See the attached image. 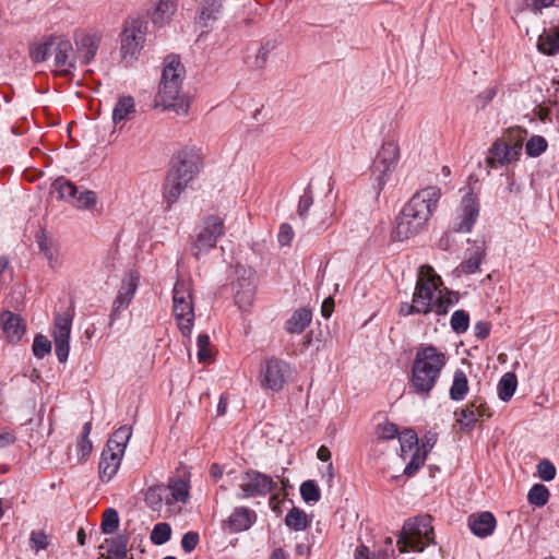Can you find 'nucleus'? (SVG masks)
Masks as SVG:
<instances>
[{
    "label": "nucleus",
    "mask_w": 559,
    "mask_h": 559,
    "mask_svg": "<svg viewBox=\"0 0 559 559\" xmlns=\"http://www.w3.org/2000/svg\"><path fill=\"white\" fill-rule=\"evenodd\" d=\"M97 202L96 193L91 190H84L82 192L78 191L74 200H72V205L78 209H91Z\"/></svg>",
    "instance_id": "de8ad7c7"
},
{
    "label": "nucleus",
    "mask_w": 559,
    "mask_h": 559,
    "mask_svg": "<svg viewBox=\"0 0 559 559\" xmlns=\"http://www.w3.org/2000/svg\"><path fill=\"white\" fill-rule=\"evenodd\" d=\"M171 527L166 522L157 523L151 532V542L154 545H163L170 539Z\"/></svg>",
    "instance_id": "37998d69"
},
{
    "label": "nucleus",
    "mask_w": 559,
    "mask_h": 559,
    "mask_svg": "<svg viewBox=\"0 0 559 559\" xmlns=\"http://www.w3.org/2000/svg\"><path fill=\"white\" fill-rule=\"evenodd\" d=\"M518 385L516 376L512 372L504 373L498 383V396L508 402L514 394Z\"/></svg>",
    "instance_id": "4c0bfd02"
},
{
    "label": "nucleus",
    "mask_w": 559,
    "mask_h": 559,
    "mask_svg": "<svg viewBox=\"0 0 559 559\" xmlns=\"http://www.w3.org/2000/svg\"><path fill=\"white\" fill-rule=\"evenodd\" d=\"M426 459V452H421L419 448H416L412 454L411 461L405 466L404 474L408 477L415 475L416 472L424 465Z\"/></svg>",
    "instance_id": "8fccbe9b"
},
{
    "label": "nucleus",
    "mask_w": 559,
    "mask_h": 559,
    "mask_svg": "<svg viewBox=\"0 0 559 559\" xmlns=\"http://www.w3.org/2000/svg\"><path fill=\"white\" fill-rule=\"evenodd\" d=\"M424 227L419 225L411 215L404 212V209L396 217V226L393 230L394 239L403 241L417 235Z\"/></svg>",
    "instance_id": "a878e982"
},
{
    "label": "nucleus",
    "mask_w": 559,
    "mask_h": 559,
    "mask_svg": "<svg viewBox=\"0 0 559 559\" xmlns=\"http://www.w3.org/2000/svg\"><path fill=\"white\" fill-rule=\"evenodd\" d=\"M173 310L177 325L183 336L190 335L194 322L192 283L178 278L173 289Z\"/></svg>",
    "instance_id": "423d86ee"
},
{
    "label": "nucleus",
    "mask_w": 559,
    "mask_h": 559,
    "mask_svg": "<svg viewBox=\"0 0 559 559\" xmlns=\"http://www.w3.org/2000/svg\"><path fill=\"white\" fill-rule=\"evenodd\" d=\"M290 374L289 365L276 357L266 359L260 367L259 380L263 389L280 392Z\"/></svg>",
    "instance_id": "f8f14e48"
},
{
    "label": "nucleus",
    "mask_w": 559,
    "mask_h": 559,
    "mask_svg": "<svg viewBox=\"0 0 559 559\" xmlns=\"http://www.w3.org/2000/svg\"><path fill=\"white\" fill-rule=\"evenodd\" d=\"M491 324L487 321H478L474 326L475 336L479 340H485L489 336Z\"/></svg>",
    "instance_id": "69168bd1"
},
{
    "label": "nucleus",
    "mask_w": 559,
    "mask_h": 559,
    "mask_svg": "<svg viewBox=\"0 0 559 559\" xmlns=\"http://www.w3.org/2000/svg\"><path fill=\"white\" fill-rule=\"evenodd\" d=\"M486 255L484 239H475L473 248L466 250V259L460 263L457 271L463 274H474L479 270V265Z\"/></svg>",
    "instance_id": "4be33fe9"
},
{
    "label": "nucleus",
    "mask_w": 559,
    "mask_h": 559,
    "mask_svg": "<svg viewBox=\"0 0 559 559\" xmlns=\"http://www.w3.org/2000/svg\"><path fill=\"white\" fill-rule=\"evenodd\" d=\"M257 514L253 510L239 507L236 508L227 520V527L233 533L243 532L255 522Z\"/></svg>",
    "instance_id": "b1692460"
},
{
    "label": "nucleus",
    "mask_w": 559,
    "mask_h": 559,
    "mask_svg": "<svg viewBox=\"0 0 559 559\" xmlns=\"http://www.w3.org/2000/svg\"><path fill=\"white\" fill-rule=\"evenodd\" d=\"M199 361H205L211 357L210 337L207 334H200L197 340Z\"/></svg>",
    "instance_id": "13d9d810"
},
{
    "label": "nucleus",
    "mask_w": 559,
    "mask_h": 559,
    "mask_svg": "<svg viewBox=\"0 0 559 559\" xmlns=\"http://www.w3.org/2000/svg\"><path fill=\"white\" fill-rule=\"evenodd\" d=\"M122 456L111 452L110 449H104L98 465L99 478L108 483L118 472Z\"/></svg>",
    "instance_id": "cd10ccee"
},
{
    "label": "nucleus",
    "mask_w": 559,
    "mask_h": 559,
    "mask_svg": "<svg viewBox=\"0 0 559 559\" xmlns=\"http://www.w3.org/2000/svg\"><path fill=\"white\" fill-rule=\"evenodd\" d=\"M468 392V380L461 369L455 370L449 394L453 401H462Z\"/></svg>",
    "instance_id": "72a5a7b5"
},
{
    "label": "nucleus",
    "mask_w": 559,
    "mask_h": 559,
    "mask_svg": "<svg viewBox=\"0 0 559 559\" xmlns=\"http://www.w3.org/2000/svg\"><path fill=\"white\" fill-rule=\"evenodd\" d=\"M496 525V518L488 511L468 516L469 530L475 536L480 538L490 536L495 532Z\"/></svg>",
    "instance_id": "5701e85b"
},
{
    "label": "nucleus",
    "mask_w": 559,
    "mask_h": 559,
    "mask_svg": "<svg viewBox=\"0 0 559 559\" xmlns=\"http://www.w3.org/2000/svg\"><path fill=\"white\" fill-rule=\"evenodd\" d=\"M36 242L38 245L40 252H43L44 255L49 260V262L52 263L55 261L53 252L44 231L36 236Z\"/></svg>",
    "instance_id": "680f3d73"
},
{
    "label": "nucleus",
    "mask_w": 559,
    "mask_h": 559,
    "mask_svg": "<svg viewBox=\"0 0 559 559\" xmlns=\"http://www.w3.org/2000/svg\"><path fill=\"white\" fill-rule=\"evenodd\" d=\"M106 544L110 559H127L128 537L126 535L107 538Z\"/></svg>",
    "instance_id": "f704fd0d"
},
{
    "label": "nucleus",
    "mask_w": 559,
    "mask_h": 559,
    "mask_svg": "<svg viewBox=\"0 0 559 559\" xmlns=\"http://www.w3.org/2000/svg\"><path fill=\"white\" fill-rule=\"evenodd\" d=\"M441 278L435 273L430 265H421L418 273L413 301L424 308L423 314H428L433 310V304L439 290Z\"/></svg>",
    "instance_id": "6e6552de"
},
{
    "label": "nucleus",
    "mask_w": 559,
    "mask_h": 559,
    "mask_svg": "<svg viewBox=\"0 0 559 559\" xmlns=\"http://www.w3.org/2000/svg\"><path fill=\"white\" fill-rule=\"evenodd\" d=\"M277 484L272 477L261 472L249 469L240 476V492L237 493V497L239 499H248L257 496H266L275 490Z\"/></svg>",
    "instance_id": "ddd939ff"
},
{
    "label": "nucleus",
    "mask_w": 559,
    "mask_h": 559,
    "mask_svg": "<svg viewBox=\"0 0 559 559\" xmlns=\"http://www.w3.org/2000/svg\"><path fill=\"white\" fill-rule=\"evenodd\" d=\"M472 402L480 405V407L477 408V411H476L477 419L489 418L491 416V413L489 412V407L486 405V403L481 399H475Z\"/></svg>",
    "instance_id": "774afa93"
},
{
    "label": "nucleus",
    "mask_w": 559,
    "mask_h": 559,
    "mask_svg": "<svg viewBox=\"0 0 559 559\" xmlns=\"http://www.w3.org/2000/svg\"><path fill=\"white\" fill-rule=\"evenodd\" d=\"M537 474L543 480L550 481L556 476V467L549 460H543L537 465Z\"/></svg>",
    "instance_id": "4d7b16f0"
},
{
    "label": "nucleus",
    "mask_w": 559,
    "mask_h": 559,
    "mask_svg": "<svg viewBox=\"0 0 559 559\" xmlns=\"http://www.w3.org/2000/svg\"><path fill=\"white\" fill-rule=\"evenodd\" d=\"M452 330L462 334L467 331L469 326V316L465 310H456L452 313L450 321Z\"/></svg>",
    "instance_id": "a18cd8bd"
},
{
    "label": "nucleus",
    "mask_w": 559,
    "mask_h": 559,
    "mask_svg": "<svg viewBox=\"0 0 559 559\" xmlns=\"http://www.w3.org/2000/svg\"><path fill=\"white\" fill-rule=\"evenodd\" d=\"M176 7V0H158V3L152 13V21L155 24H163L174 14Z\"/></svg>",
    "instance_id": "e433bc0d"
},
{
    "label": "nucleus",
    "mask_w": 559,
    "mask_h": 559,
    "mask_svg": "<svg viewBox=\"0 0 559 559\" xmlns=\"http://www.w3.org/2000/svg\"><path fill=\"white\" fill-rule=\"evenodd\" d=\"M441 197L438 187L430 186L416 192L404 205V212L411 215L421 227H425Z\"/></svg>",
    "instance_id": "0eeeda50"
},
{
    "label": "nucleus",
    "mask_w": 559,
    "mask_h": 559,
    "mask_svg": "<svg viewBox=\"0 0 559 559\" xmlns=\"http://www.w3.org/2000/svg\"><path fill=\"white\" fill-rule=\"evenodd\" d=\"M74 314V307L71 305L66 311L55 316L52 337L56 355L60 362H66L69 356V341Z\"/></svg>",
    "instance_id": "9b49d317"
},
{
    "label": "nucleus",
    "mask_w": 559,
    "mask_h": 559,
    "mask_svg": "<svg viewBox=\"0 0 559 559\" xmlns=\"http://www.w3.org/2000/svg\"><path fill=\"white\" fill-rule=\"evenodd\" d=\"M201 168V157L193 151H181L177 160L168 171L163 194L169 209L186 190L188 183L193 180Z\"/></svg>",
    "instance_id": "20e7f679"
},
{
    "label": "nucleus",
    "mask_w": 559,
    "mask_h": 559,
    "mask_svg": "<svg viewBox=\"0 0 559 559\" xmlns=\"http://www.w3.org/2000/svg\"><path fill=\"white\" fill-rule=\"evenodd\" d=\"M399 440L401 443L402 455L406 454L413 449L416 450V448H419L417 433L412 429H406L400 432Z\"/></svg>",
    "instance_id": "c03bdc74"
},
{
    "label": "nucleus",
    "mask_w": 559,
    "mask_h": 559,
    "mask_svg": "<svg viewBox=\"0 0 559 559\" xmlns=\"http://www.w3.org/2000/svg\"><path fill=\"white\" fill-rule=\"evenodd\" d=\"M433 542V528L428 515L407 520L399 535L397 547L400 552L408 550L423 551Z\"/></svg>",
    "instance_id": "39448f33"
},
{
    "label": "nucleus",
    "mask_w": 559,
    "mask_h": 559,
    "mask_svg": "<svg viewBox=\"0 0 559 559\" xmlns=\"http://www.w3.org/2000/svg\"><path fill=\"white\" fill-rule=\"evenodd\" d=\"M51 352V342L44 335H36L33 342V354L41 359Z\"/></svg>",
    "instance_id": "3c124183"
},
{
    "label": "nucleus",
    "mask_w": 559,
    "mask_h": 559,
    "mask_svg": "<svg viewBox=\"0 0 559 559\" xmlns=\"http://www.w3.org/2000/svg\"><path fill=\"white\" fill-rule=\"evenodd\" d=\"M199 534L197 532H188L182 536L181 547L186 552H191L199 544Z\"/></svg>",
    "instance_id": "e2e57ef3"
},
{
    "label": "nucleus",
    "mask_w": 559,
    "mask_h": 559,
    "mask_svg": "<svg viewBox=\"0 0 559 559\" xmlns=\"http://www.w3.org/2000/svg\"><path fill=\"white\" fill-rule=\"evenodd\" d=\"M538 50L548 56H554L559 52V28L551 27L548 31H544L539 35L537 41Z\"/></svg>",
    "instance_id": "c756f323"
},
{
    "label": "nucleus",
    "mask_w": 559,
    "mask_h": 559,
    "mask_svg": "<svg viewBox=\"0 0 559 559\" xmlns=\"http://www.w3.org/2000/svg\"><path fill=\"white\" fill-rule=\"evenodd\" d=\"M92 431V421H87L84 424L82 432L78 439L76 448L80 455L79 462L85 461L90 454L92 453L93 445L88 436Z\"/></svg>",
    "instance_id": "58836bf2"
},
{
    "label": "nucleus",
    "mask_w": 559,
    "mask_h": 559,
    "mask_svg": "<svg viewBox=\"0 0 559 559\" xmlns=\"http://www.w3.org/2000/svg\"><path fill=\"white\" fill-rule=\"evenodd\" d=\"M190 499L189 481L182 477H171L168 484L154 485L146 489L144 501L153 511H159L163 502L168 515H178Z\"/></svg>",
    "instance_id": "7ed1b4c3"
},
{
    "label": "nucleus",
    "mask_w": 559,
    "mask_h": 559,
    "mask_svg": "<svg viewBox=\"0 0 559 559\" xmlns=\"http://www.w3.org/2000/svg\"><path fill=\"white\" fill-rule=\"evenodd\" d=\"M300 495L305 502L314 503L321 498L320 488L314 480H306L300 485Z\"/></svg>",
    "instance_id": "79ce46f5"
},
{
    "label": "nucleus",
    "mask_w": 559,
    "mask_h": 559,
    "mask_svg": "<svg viewBox=\"0 0 559 559\" xmlns=\"http://www.w3.org/2000/svg\"><path fill=\"white\" fill-rule=\"evenodd\" d=\"M139 281L140 274L136 271H130L123 276L121 286L112 302V309L109 316L110 324L130 306L138 290Z\"/></svg>",
    "instance_id": "f3484780"
},
{
    "label": "nucleus",
    "mask_w": 559,
    "mask_h": 559,
    "mask_svg": "<svg viewBox=\"0 0 559 559\" xmlns=\"http://www.w3.org/2000/svg\"><path fill=\"white\" fill-rule=\"evenodd\" d=\"M313 204V195L309 188H307L304 194L299 198L297 213L301 219H305L309 213L310 207Z\"/></svg>",
    "instance_id": "6e6d98bb"
},
{
    "label": "nucleus",
    "mask_w": 559,
    "mask_h": 559,
    "mask_svg": "<svg viewBox=\"0 0 559 559\" xmlns=\"http://www.w3.org/2000/svg\"><path fill=\"white\" fill-rule=\"evenodd\" d=\"M400 160V146L396 141H384L373 162L372 174L376 176L378 186L382 188L385 177L393 173Z\"/></svg>",
    "instance_id": "2eb2a0df"
},
{
    "label": "nucleus",
    "mask_w": 559,
    "mask_h": 559,
    "mask_svg": "<svg viewBox=\"0 0 559 559\" xmlns=\"http://www.w3.org/2000/svg\"><path fill=\"white\" fill-rule=\"evenodd\" d=\"M147 23L142 20H133L127 24L121 34V53L127 62L136 59L145 40Z\"/></svg>",
    "instance_id": "4468645a"
},
{
    "label": "nucleus",
    "mask_w": 559,
    "mask_h": 559,
    "mask_svg": "<svg viewBox=\"0 0 559 559\" xmlns=\"http://www.w3.org/2000/svg\"><path fill=\"white\" fill-rule=\"evenodd\" d=\"M479 215V202L477 197L471 190L467 192L461 204L454 211L450 222V231L468 233L472 230Z\"/></svg>",
    "instance_id": "9d476101"
},
{
    "label": "nucleus",
    "mask_w": 559,
    "mask_h": 559,
    "mask_svg": "<svg viewBox=\"0 0 559 559\" xmlns=\"http://www.w3.org/2000/svg\"><path fill=\"white\" fill-rule=\"evenodd\" d=\"M549 490L545 485L535 484L528 491L527 500L531 504L543 507L548 502Z\"/></svg>",
    "instance_id": "a19ab883"
},
{
    "label": "nucleus",
    "mask_w": 559,
    "mask_h": 559,
    "mask_svg": "<svg viewBox=\"0 0 559 559\" xmlns=\"http://www.w3.org/2000/svg\"><path fill=\"white\" fill-rule=\"evenodd\" d=\"M100 526H102L103 533H105V534L114 533L119 526L118 512L112 508L106 509L103 513V521H102Z\"/></svg>",
    "instance_id": "49530a36"
},
{
    "label": "nucleus",
    "mask_w": 559,
    "mask_h": 559,
    "mask_svg": "<svg viewBox=\"0 0 559 559\" xmlns=\"http://www.w3.org/2000/svg\"><path fill=\"white\" fill-rule=\"evenodd\" d=\"M285 524L293 531H305L310 525L306 512L297 507H293L285 516Z\"/></svg>",
    "instance_id": "2f4dec72"
},
{
    "label": "nucleus",
    "mask_w": 559,
    "mask_h": 559,
    "mask_svg": "<svg viewBox=\"0 0 559 559\" xmlns=\"http://www.w3.org/2000/svg\"><path fill=\"white\" fill-rule=\"evenodd\" d=\"M453 305V300L450 297V294L442 295V292L439 289L437 293V297L433 304V310L438 316H444L448 313L449 308Z\"/></svg>",
    "instance_id": "603ef678"
},
{
    "label": "nucleus",
    "mask_w": 559,
    "mask_h": 559,
    "mask_svg": "<svg viewBox=\"0 0 559 559\" xmlns=\"http://www.w3.org/2000/svg\"><path fill=\"white\" fill-rule=\"evenodd\" d=\"M522 143L508 142L504 138L497 139L488 151L486 163L490 168H498L515 162L521 153Z\"/></svg>",
    "instance_id": "a211bd4d"
},
{
    "label": "nucleus",
    "mask_w": 559,
    "mask_h": 559,
    "mask_svg": "<svg viewBox=\"0 0 559 559\" xmlns=\"http://www.w3.org/2000/svg\"><path fill=\"white\" fill-rule=\"evenodd\" d=\"M453 305V300L450 297V294L442 295V292L439 289L437 293V297L433 304V310L438 316H444L448 313L449 308Z\"/></svg>",
    "instance_id": "864d4df0"
},
{
    "label": "nucleus",
    "mask_w": 559,
    "mask_h": 559,
    "mask_svg": "<svg viewBox=\"0 0 559 559\" xmlns=\"http://www.w3.org/2000/svg\"><path fill=\"white\" fill-rule=\"evenodd\" d=\"M312 312L307 308L297 309L286 322V331L300 334L311 323Z\"/></svg>",
    "instance_id": "7c9ffc66"
},
{
    "label": "nucleus",
    "mask_w": 559,
    "mask_h": 559,
    "mask_svg": "<svg viewBox=\"0 0 559 559\" xmlns=\"http://www.w3.org/2000/svg\"><path fill=\"white\" fill-rule=\"evenodd\" d=\"M51 56H53L55 74L62 78H72L75 69L76 55L72 43L62 37H55Z\"/></svg>",
    "instance_id": "dca6fc26"
},
{
    "label": "nucleus",
    "mask_w": 559,
    "mask_h": 559,
    "mask_svg": "<svg viewBox=\"0 0 559 559\" xmlns=\"http://www.w3.org/2000/svg\"><path fill=\"white\" fill-rule=\"evenodd\" d=\"M376 433L382 440H392L399 436L400 431L395 424L385 421L377 426Z\"/></svg>",
    "instance_id": "5fc2aeb1"
},
{
    "label": "nucleus",
    "mask_w": 559,
    "mask_h": 559,
    "mask_svg": "<svg viewBox=\"0 0 559 559\" xmlns=\"http://www.w3.org/2000/svg\"><path fill=\"white\" fill-rule=\"evenodd\" d=\"M56 36H48L43 41L35 43L29 47V57L34 62H43L51 56Z\"/></svg>",
    "instance_id": "473e14b6"
},
{
    "label": "nucleus",
    "mask_w": 559,
    "mask_h": 559,
    "mask_svg": "<svg viewBox=\"0 0 559 559\" xmlns=\"http://www.w3.org/2000/svg\"><path fill=\"white\" fill-rule=\"evenodd\" d=\"M447 364V356L433 345H421L415 355L412 365L409 386L412 392L428 397L435 389L442 369Z\"/></svg>",
    "instance_id": "f03ea898"
},
{
    "label": "nucleus",
    "mask_w": 559,
    "mask_h": 559,
    "mask_svg": "<svg viewBox=\"0 0 559 559\" xmlns=\"http://www.w3.org/2000/svg\"><path fill=\"white\" fill-rule=\"evenodd\" d=\"M497 93V85L489 86L477 95V100L480 103L481 107H485L496 97Z\"/></svg>",
    "instance_id": "0e129e2a"
},
{
    "label": "nucleus",
    "mask_w": 559,
    "mask_h": 559,
    "mask_svg": "<svg viewBox=\"0 0 559 559\" xmlns=\"http://www.w3.org/2000/svg\"><path fill=\"white\" fill-rule=\"evenodd\" d=\"M31 548L35 551L46 549L48 546V536L43 531H34L29 537Z\"/></svg>",
    "instance_id": "bf43d9fd"
},
{
    "label": "nucleus",
    "mask_w": 559,
    "mask_h": 559,
    "mask_svg": "<svg viewBox=\"0 0 559 559\" xmlns=\"http://www.w3.org/2000/svg\"><path fill=\"white\" fill-rule=\"evenodd\" d=\"M237 281L234 285L235 302L242 310L251 307L255 294V274L251 269L237 267Z\"/></svg>",
    "instance_id": "6ab92c4d"
},
{
    "label": "nucleus",
    "mask_w": 559,
    "mask_h": 559,
    "mask_svg": "<svg viewBox=\"0 0 559 559\" xmlns=\"http://www.w3.org/2000/svg\"><path fill=\"white\" fill-rule=\"evenodd\" d=\"M424 308H419L414 301L412 304H402L400 308V313L403 316H411L414 313L423 314Z\"/></svg>",
    "instance_id": "338daca9"
},
{
    "label": "nucleus",
    "mask_w": 559,
    "mask_h": 559,
    "mask_svg": "<svg viewBox=\"0 0 559 559\" xmlns=\"http://www.w3.org/2000/svg\"><path fill=\"white\" fill-rule=\"evenodd\" d=\"M293 238H294L293 227L289 224H287V223H283L280 226V231H278V235H277L278 243L282 247L288 246V245H290Z\"/></svg>",
    "instance_id": "052dcab7"
},
{
    "label": "nucleus",
    "mask_w": 559,
    "mask_h": 559,
    "mask_svg": "<svg viewBox=\"0 0 559 559\" xmlns=\"http://www.w3.org/2000/svg\"><path fill=\"white\" fill-rule=\"evenodd\" d=\"M102 40V35L97 32H76L74 43L76 46V57L82 64H88L95 57Z\"/></svg>",
    "instance_id": "412c9836"
},
{
    "label": "nucleus",
    "mask_w": 559,
    "mask_h": 559,
    "mask_svg": "<svg viewBox=\"0 0 559 559\" xmlns=\"http://www.w3.org/2000/svg\"><path fill=\"white\" fill-rule=\"evenodd\" d=\"M480 405L473 403L472 401L461 409L456 421L464 431H469L474 428L477 423L476 411Z\"/></svg>",
    "instance_id": "c9c22d12"
},
{
    "label": "nucleus",
    "mask_w": 559,
    "mask_h": 559,
    "mask_svg": "<svg viewBox=\"0 0 559 559\" xmlns=\"http://www.w3.org/2000/svg\"><path fill=\"white\" fill-rule=\"evenodd\" d=\"M135 102L130 95H120L112 109V122L117 126L124 123L135 116Z\"/></svg>",
    "instance_id": "393cba45"
},
{
    "label": "nucleus",
    "mask_w": 559,
    "mask_h": 559,
    "mask_svg": "<svg viewBox=\"0 0 559 559\" xmlns=\"http://www.w3.org/2000/svg\"><path fill=\"white\" fill-rule=\"evenodd\" d=\"M0 318L7 338L12 343L20 341L25 332L21 317L7 310L1 313Z\"/></svg>",
    "instance_id": "bb28decb"
},
{
    "label": "nucleus",
    "mask_w": 559,
    "mask_h": 559,
    "mask_svg": "<svg viewBox=\"0 0 559 559\" xmlns=\"http://www.w3.org/2000/svg\"><path fill=\"white\" fill-rule=\"evenodd\" d=\"M183 75L185 67L179 57H166L158 93L154 99L155 108L162 107L163 110H173L177 115L188 114L189 99L182 91Z\"/></svg>",
    "instance_id": "f257e3e1"
},
{
    "label": "nucleus",
    "mask_w": 559,
    "mask_h": 559,
    "mask_svg": "<svg viewBox=\"0 0 559 559\" xmlns=\"http://www.w3.org/2000/svg\"><path fill=\"white\" fill-rule=\"evenodd\" d=\"M225 225L223 218L211 215L203 222V227L191 245V252L195 259L207 253L216 247L217 240L224 235Z\"/></svg>",
    "instance_id": "1a4fd4ad"
},
{
    "label": "nucleus",
    "mask_w": 559,
    "mask_h": 559,
    "mask_svg": "<svg viewBox=\"0 0 559 559\" xmlns=\"http://www.w3.org/2000/svg\"><path fill=\"white\" fill-rule=\"evenodd\" d=\"M52 188L58 192L60 199L68 201L70 204L78 194V187L63 177L56 179Z\"/></svg>",
    "instance_id": "ea45409f"
},
{
    "label": "nucleus",
    "mask_w": 559,
    "mask_h": 559,
    "mask_svg": "<svg viewBox=\"0 0 559 559\" xmlns=\"http://www.w3.org/2000/svg\"><path fill=\"white\" fill-rule=\"evenodd\" d=\"M131 436L132 428L130 426L123 425L114 431L104 449H110L111 452H115L118 455L123 456Z\"/></svg>",
    "instance_id": "c85d7f7f"
},
{
    "label": "nucleus",
    "mask_w": 559,
    "mask_h": 559,
    "mask_svg": "<svg viewBox=\"0 0 559 559\" xmlns=\"http://www.w3.org/2000/svg\"><path fill=\"white\" fill-rule=\"evenodd\" d=\"M223 12L222 0H201L194 25L200 31V36L207 35L214 28L215 23L221 19Z\"/></svg>",
    "instance_id": "aec40b11"
},
{
    "label": "nucleus",
    "mask_w": 559,
    "mask_h": 559,
    "mask_svg": "<svg viewBox=\"0 0 559 559\" xmlns=\"http://www.w3.org/2000/svg\"><path fill=\"white\" fill-rule=\"evenodd\" d=\"M526 154L537 157L547 150V141L540 135H534L526 142Z\"/></svg>",
    "instance_id": "09e8293b"
}]
</instances>
